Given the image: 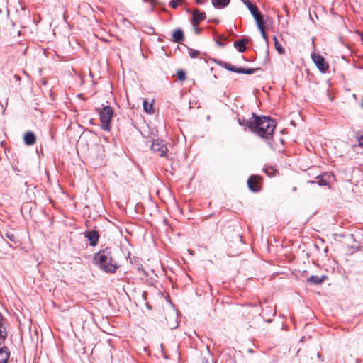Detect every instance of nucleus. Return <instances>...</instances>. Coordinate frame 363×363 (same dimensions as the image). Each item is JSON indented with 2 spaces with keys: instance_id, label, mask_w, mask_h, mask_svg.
<instances>
[{
  "instance_id": "obj_1",
  "label": "nucleus",
  "mask_w": 363,
  "mask_h": 363,
  "mask_svg": "<svg viewBox=\"0 0 363 363\" xmlns=\"http://www.w3.org/2000/svg\"><path fill=\"white\" fill-rule=\"evenodd\" d=\"M246 125L253 133L263 138H270L276 127L275 121L267 116H257L253 114L248 121Z\"/></svg>"
},
{
  "instance_id": "obj_2",
  "label": "nucleus",
  "mask_w": 363,
  "mask_h": 363,
  "mask_svg": "<svg viewBox=\"0 0 363 363\" xmlns=\"http://www.w3.org/2000/svg\"><path fill=\"white\" fill-rule=\"evenodd\" d=\"M94 261L98 267L107 273H114L118 268L117 262L113 259L110 248L100 250L94 255Z\"/></svg>"
},
{
  "instance_id": "obj_3",
  "label": "nucleus",
  "mask_w": 363,
  "mask_h": 363,
  "mask_svg": "<svg viewBox=\"0 0 363 363\" xmlns=\"http://www.w3.org/2000/svg\"><path fill=\"white\" fill-rule=\"evenodd\" d=\"M101 121V128L109 131L111 128V121L113 116V110L110 106H104L102 108L97 109Z\"/></svg>"
},
{
  "instance_id": "obj_4",
  "label": "nucleus",
  "mask_w": 363,
  "mask_h": 363,
  "mask_svg": "<svg viewBox=\"0 0 363 363\" xmlns=\"http://www.w3.org/2000/svg\"><path fill=\"white\" fill-rule=\"evenodd\" d=\"M219 65L228 71H231V72L239 73V74H252L255 72V69H252V68L245 69V68H242V67H236L235 66L233 65L232 64L225 62H221L219 63Z\"/></svg>"
},
{
  "instance_id": "obj_5",
  "label": "nucleus",
  "mask_w": 363,
  "mask_h": 363,
  "mask_svg": "<svg viewBox=\"0 0 363 363\" xmlns=\"http://www.w3.org/2000/svg\"><path fill=\"white\" fill-rule=\"evenodd\" d=\"M247 186L252 192H258L262 189V177L258 175H251L247 179Z\"/></svg>"
},
{
  "instance_id": "obj_6",
  "label": "nucleus",
  "mask_w": 363,
  "mask_h": 363,
  "mask_svg": "<svg viewBox=\"0 0 363 363\" xmlns=\"http://www.w3.org/2000/svg\"><path fill=\"white\" fill-rule=\"evenodd\" d=\"M151 150L160 157L164 156L168 151L167 145L160 140H153Z\"/></svg>"
},
{
  "instance_id": "obj_7",
  "label": "nucleus",
  "mask_w": 363,
  "mask_h": 363,
  "mask_svg": "<svg viewBox=\"0 0 363 363\" xmlns=\"http://www.w3.org/2000/svg\"><path fill=\"white\" fill-rule=\"evenodd\" d=\"M244 4L247 7L250 13L255 18L256 23L264 21L263 16L261 14L259 9L255 4H252L250 0H245Z\"/></svg>"
},
{
  "instance_id": "obj_8",
  "label": "nucleus",
  "mask_w": 363,
  "mask_h": 363,
  "mask_svg": "<svg viewBox=\"0 0 363 363\" xmlns=\"http://www.w3.org/2000/svg\"><path fill=\"white\" fill-rule=\"evenodd\" d=\"M312 59L320 72H325L328 69V65L323 56L313 54L312 55Z\"/></svg>"
},
{
  "instance_id": "obj_9",
  "label": "nucleus",
  "mask_w": 363,
  "mask_h": 363,
  "mask_svg": "<svg viewBox=\"0 0 363 363\" xmlns=\"http://www.w3.org/2000/svg\"><path fill=\"white\" fill-rule=\"evenodd\" d=\"M4 321V318L0 313V346L4 344L8 336L7 326Z\"/></svg>"
},
{
  "instance_id": "obj_10",
  "label": "nucleus",
  "mask_w": 363,
  "mask_h": 363,
  "mask_svg": "<svg viewBox=\"0 0 363 363\" xmlns=\"http://www.w3.org/2000/svg\"><path fill=\"white\" fill-rule=\"evenodd\" d=\"M206 18V16L204 12H200L199 9H195L192 13L191 23L194 27H196Z\"/></svg>"
},
{
  "instance_id": "obj_11",
  "label": "nucleus",
  "mask_w": 363,
  "mask_h": 363,
  "mask_svg": "<svg viewBox=\"0 0 363 363\" xmlns=\"http://www.w3.org/2000/svg\"><path fill=\"white\" fill-rule=\"evenodd\" d=\"M85 237L88 239L91 246H95L97 245L99 235L96 230L86 231Z\"/></svg>"
},
{
  "instance_id": "obj_12",
  "label": "nucleus",
  "mask_w": 363,
  "mask_h": 363,
  "mask_svg": "<svg viewBox=\"0 0 363 363\" xmlns=\"http://www.w3.org/2000/svg\"><path fill=\"white\" fill-rule=\"evenodd\" d=\"M326 275H322L320 277L311 275L307 278V282L311 283L313 285H320L327 279Z\"/></svg>"
},
{
  "instance_id": "obj_13",
  "label": "nucleus",
  "mask_w": 363,
  "mask_h": 363,
  "mask_svg": "<svg viewBox=\"0 0 363 363\" xmlns=\"http://www.w3.org/2000/svg\"><path fill=\"white\" fill-rule=\"evenodd\" d=\"M10 357V351L6 346L1 345L0 347V363H8Z\"/></svg>"
},
{
  "instance_id": "obj_14",
  "label": "nucleus",
  "mask_w": 363,
  "mask_h": 363,
  "mask_svg": "<svg viewBox=\"0 0 363 363\" xmlns=\"http://www.w3.org/2000/svg\"><path fill=\"white\" fill-rule=\"evenodd\" d=\"M23 140L26 145H33L36 142V136L33 132L28 131L24 134Z\"/></svg>"
},
{
  "instance_id": "obj_15",
  "label": "nucleus",
  "mask_w": 363,
  "mask_h": 363,
  "mask_svg": "<svg viewBox=\"0 0 363 363\" xmlns=\"http://www.w3.org/2000/svg\"><path fill=\"white\" fill-rule=\"evenodd\" d=\"M184 40L183 30L180 28L176 29L172 33V40L181 43Z\"/></svg>"
},
{
  "instance_id": "obj_16",
  "label": "nucleus",
  "mask_w": 363,
  "mask_h": 363,
  "mask_svg": "<svg viewBox=\"0 0 363 363\" xmlns=\"http://www.w3.org/2000/svg\"><path fill=\"white\" fill-rule=\"evenodd\" d=\"M249 42V40L247 38H242L241 40H238L234 42V46L238 48V50L240 52H244L246 50L245 45Z\"/></svg>"
},
{
  "instance_id": "obj_17",
  "label": "nucleus",
  "mask_w": 363,
  "mask_h": 363,
  "mask_svg": "<svg viewBox=\"0 0 363 363\" xmlns=\"http://www.w3.org/2000/svg\"><path fill=\"white\" fill-rule=\"evenodd\" d=\"M330 177V176L329 174H328L327 173H324L323 174L318 175L316 177V179H317L316 182L320 186H328L330 184V182H329Z\"/></svg>"
},
{
  "instance_id": "obj_18",
  "label": "nucleus",
  "mask_w": 363,
  "mask_h": 363,
  "mask_svg": "<svg viewBox=\"0 0 363 363\" xmlns=\"http://www.w3.org/2000/svg\"><path fill=\"white\" fill-rule=\"evenodd\" d=\"M230 0H212V4L213 6L216 9H223L226 7Z\"/></svg>"
},
{
  "instance_id": "obj_19",
  "label": "nucleus",
  "mask_w": 363,
  "mask_h": 363,
  "mask_svg": "<svg viewBox=\"0 0 363 363\" xmlns=\"http://www.w3.org/2000/svg\"><path fill=\"white\" fill-rule=\"evenodd\" d=\"M143 106L144 111L149 114H152L155 112L152 103H150L147 100L143 101Z\"/></svg>"
},
{
  "instance_id": "obj_20",
  "label": "nucleus",
  "mask_w": 363,
  "mask_h": 363,
  "mask_svg": "<svg viewBox=\"0 0 363 363\" xmlns=\"http://www.w3.org/2000/svg\"><path fill=\"white\" fill-rule=\"evenodd\" d=\"M5 237L13 244H17L18 242L17 236L12 232H6L5 233Z\"/></svg>"
},
{
  "instance_id": "obj_21",
  "label": "nucleus",
  "mask_w": 363,
  "mask_h": 363,
  "mask_svg": "<svg viewBox=\"0 0 363 363\" xmlns=\"http://www.w3.org/2000/svg\"><path fill=\"white\" fill-rule=\"evenodd\" d=\"M257 26L259 30H260L261 34H262L263 38L267 40V35H266L265 31H264L265 21H262L261 22H259V23H257Z\"/></svg>"
},
{
  "instance_id": "obj_22",
  "label": "nucleus",
  "mask_w": 363,
  "mask_h": 363,
  "mask_svg": "<svg viewBox=\"0 0 363 363\" xmlns=\"http://www.w3.org/2000/svg\"><path fill=\"white\" fill-rule=\"evenodd\" d=\"M273 40H274V46H275V48L276 50L278 51V52L279 54H284V52H285V50L284 48L280 45V43H279L278 41V39L277 38L276 36H274L273 37Z\"/></svg>"
},
{
  "instance_id": "obj_23",
  "label": "nucleus",
  "mask_w": 363,
  "mask_h": 363,
  "mask_svg": "<svg viewBox=\"0 0 363 363\" xmlns=\"http://www.w3.org/2000/svg\"><path fill=\"white\" fill-rule=\"evenodd\" d=\"M264 172L269 177H273L275 175L277 170L273 167H266Z\"/></svg>"
},
{
  "instance_id": "obj_24",
  "label": "nucleus",
  "mask_w": 363,
  "mask_h": 363,
  "mask_svg": "<svg viewBox=\"0 0 363 363\" xmlns=\"http://www.w3.org/2000/svg\"><path fill=\"white\" fill-rule=\"evenodd\" d=\"M177 76L179 81H184L186 79V72L184 70H178Z\"/></svg>"
},
{
  "instance_id": "obj_25",
  "label": "nucleus",
  "mask_w": 363,
  "mask_h": 363,
  "mask_svg": "<svg viewBox=\"0 0 363 363\" xmlns=\"http://www.w3.org/2000/svg\"><path fill=\"white\" fill-rule=\"evenodd\" d=\"M189 54L191 57L194 58V57H197L199 55L200 52L199 50H194V49L191 48V49H189Z\"/></svg>"
},
{
  "instance_id": "obj_26",
  "label": "nucleus",
  "mask_w": 363,
  "mask_h": 363,
  "mask_svg": "<svg viewBox=\"0 0 363 363\" xmlns=\"http://www.w3.org/2000/svg\"><path fill=\"white\" fill-rule=\"evenodd\" d=\"M183 2V0H172L169 2V5L173 9H177L178 5L182 4Z\"/></svg>"
},
{
  "instance_id": "obj_27",
  "label": "nucleus",
  "mask_w": 363,
  "mask_h": 363,
  "mask_svg": "<svg viewBox=\"0 0 363 363\" xmlns=\"http://www.w3.org/2000/svg\"><path fill=\"white\" fill-rule=\"evenodd\" d=\"M358 142H359V145L360 147H363V135H361L358 138Z\"/></svg>"
},
{
  "instance_id": "obj_28",
  "label": "nucleus",
  "mask_w": 363,
  "mask_h": 363,
  "mask_svg": "<svg viewBox=\"0 0 363 363\" xmlns=\"http://www.w3.org/2000/svg\"><path fill=\"white\" fill-rule=\"evenodd\" d=\"M147 295H148V294H147V291H144L143 293L142 297H143L144 301H146L147 299Z\"/></svg>"
},
{
  "instance_id": "obj_29",
  "label": "nucleus",
  "mask_w": 363,
  "mask_h": 363,
  "mask_svg": "<svg viewBox=\"0 0 363 363\" xmlns=\"http://www.w3.org/2000/svg\"><path fill=\"white\" fill-rule=\"evenodd\" d=\"M207 0H195L196 4H204Z\"/></svg>"
},
{
  "instance_id": "obj_30",
  "label": "nucleus",
  "mask_w": 363,
  "mask_h": 363,
  "mask_svg": "<svg viewBox=\"0 0 363 363\" xmlns=\"http://www.w3.org/2000/svg\"><path fill=\"white\" fill-rule=\"evenodd\" d=\"M201 363H209V361L206 357H203L201 358Z\"/></svg>"
},
{
  "instance_id": "obj_31",
  "label": "nucleus",
  "mask_w": 363,
  "mask_h": 363,
  "mask_svg": "<svg viewBox=\"0 0 363 363\" xmlns=\"http://www.w3.org/2000/svg\"><path fill=\"white\" fill-rule=\"evenodd\" d=\"M145 306H147V308H148L149 309H151V306H150V305L149 304V303H148V302H146V303H145Z\"/></svg>"
},
{
  "instance_id": "obj_32",
  "label": "nucleus",
  "mask_w": 363,
  "mask_h": 363,
  "mask_svg": "<svg viewBox=\"0 0 363 363\" xmlns=\"http://www.w3.org/2000/svg\"><path fill=\"white\" fill-rule=\"evenodd\" d=\"M239 123L242 124V125H244V123H242L240 120H239Z\"/></svg>"
},
{
  "instance_id": "obj_33",
  "label": "nucleus",
  "mask_w": 363,
  "mask_h": 363,
  "mask_svg": "<svg viewBox=\"0 0 363 363\" xmlns=\"http://www.w3.org/2000/svg\"><path fill=\"white\" fill-rule=\"evenodd\" d=\"M362 40H363V33H362Z\"/></svg>"
}]
</instances>
